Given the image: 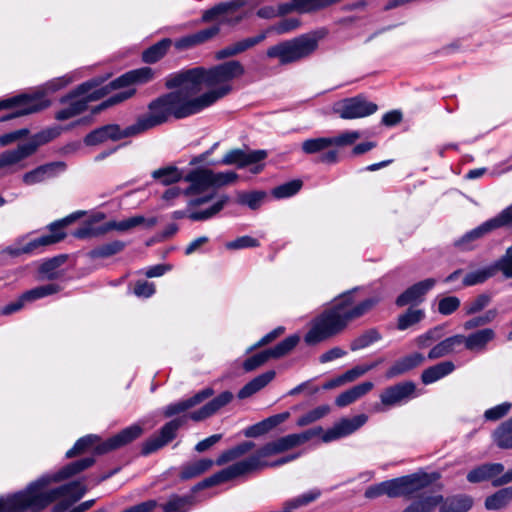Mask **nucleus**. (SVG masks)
<instances>
[{"mask_svg": "<svg viewBox=\"0 0 512 512\" xmlns=\"http://www.w3.org/2000/svg\"><path fill=\"white\" fill-rule=\"evenodd\" d=\"M505 467L502 463H484L470 470L466 476L469 483H481L491 481L492 486L504 474Z\"/></svg>", "mask_w": 512, "mask_h": 512, "instance_id": "22", "label": "nucleus"}, {"mask_svg": "<svg viewBox=\"0 0 512 512\" xmlns=\"http://www.w3.org/2000/svg\"><path fill=\"white\" fill-rule=\"evenodd\" d=\"M440 478L437 472L418 471L405 476L389 479L369 486L364 493L367 499L386 495L389 498L411 499L421 490L429 487Z\"/></svg>", "mask_w": 512, "mask_h": 512, "instance_id": "8", "label": "nucleus"}, {"mask_svg": "<svg viewBox=\"0 0 512 512\" xmlns=\"http://www.w3.org/2000/svg\"><path fill=\"white\" fill-rule=\"evenodd\" d=\"M153 78V71L149 67L131 70L117 79L102 86V79H92L78 85L72 92L62 97L60 102L68 106L60 109L55 118L59 121L73 118L87 109L88 103L101 99L114 89L128 87L132 84H142Z\"/></svg>", "mask_w": 512, "mask_h": 512, "instance_id": "4", "label": "nucleus"}, {"mask_svg": "<svg viewBox=\"0 0 512 512\" xmlns=\"http://www.w3.org/2000/svg\"><path fill=\"white\" fill-rule=\"evenodd\" d=\"M142 433L143 428L138 424H134L102 442L99 436L89 434L78 439L74 446L66 452V457L72 458L90 450L97 455L106 454L131 443L139 438Z\"/></svg>", "mask_w": 512, "mask_h": 512, "instance_id": "9", "label": "nucleus"}, {"mask_svg": "<svg viewBox=\"0 0 512 512\" xmlns=\"http://www.w3.org/2000/svg\"><path fill=\"white\" fill-rule=\"evenodd\" d=\"M52 481L53 475L43 476L31 483L26 490L0 498V512H22L26 509L37 512L60 498H65L62 502L69 503L70 507L85 494L84 485L78 481L45 490Z\"/></svg>", "mask_w": 512, "mask_h": 512, "instance_id": "3", "label": "nucleus"}, {"mask_svg": "<svg viewBox=\"0 0 512 512\" xmlns=\"http://www.w3.org/2000/svg\"><path fill=\"white\" fill-rule=\"evenodd\" d=\"M65 169L66 164L62 161L50 162L25 173L22 179L26 185H35L56 177Z\"/></svg>", "mask_w": 512, "mask_h": 512, "instance_id": "20", "label": "nucleus"}, {"mask_svg": "<svg viewBox=\"0 0 512 512\" xmlns=\"http://www.w3.org/2000/svg\"><path fill=\"white\" fill-rule=\"evenodd\" d=\"M361 137L358 131H345L337 136L329 137L331 146L346 147L353 145Z\"/></svg>", "mask_w": 512, "mask_h": 512, "instance_id": "61", "label": "nucleus"}, {"mask_svg": "<svg viewBox=\"0 0 512 512\" xmlns=\"http://www.w3.org/2000/svg\"><path fill=\"white\" fill-rule=\"evenodd\" d=\"M373 387L374 384L370 381L355 385L352 388L339 394L335 399V404L338 407H346L366 395L373 389Z\"/></svg>", "mask_w": 512, "mask_h": 512, "instance_id": "33", "label": "nucleus"}, {"mask_svg": "<svg viewBox=\"0 0 512 512\" xmlns=\"http://www.w3.org/2000/svg\"><path fill=\"white\" fill-rule=\"evenodd\" d=\"M157 224L156 217L146 218L143 215H135L120 221L121 232L130 231L136 227L152 228Z\"/></svg>", "mask_w": 512, "mask_h": 512, "instance_id": "50", "label": "nucleus"}, {"mask_svg": "<svg viewBox=\"0 0 512 512\" xmlns=\"http://www.w3.org/2000/svg\"><path fill=\"white\" fill-rule=\"evenodd\" d=\"M228 200H229L228 196L223 195L220 197V199H218L215 203H213L209 208L191 212L189 214V218L193 221H204V220L210 219L224 208V206L226 205Z\"/></svg>", "mask_w": 512, "mask_h": 512, "instance_id": "46", "label": "nucleus"}, {"mask_svg": "<svg viewBox=\"0 0 512 512\" xmlns=\"http://www.w3.org/2000/svg\"><path fill=\"white\" fill-rule=\"evenodd\" d=\"M460 307V299L456 296H447L439 300L438 312L442 315H451Z\"/></svg>", "mask_w": 512, "mask_h": 512, "instance_id": "64", "label": "nucleus"}, {"mask_svg": "<svg viewBox=\"0 0 512 512\" xmlns=\"http://www.w3.org/2000/svg\"><path fill=\"white\" fill-rule=\"evenodd\" d=\"M244 73L241 62L230 60L210 68L198 66L172 73L167 76L165 86L168 89L183 86L192 93L202 111L230 94L233 80Z\"/></svg>", "mask_w": 512, "mask_h": 512, "instance_id": "1", "label": "nucleus"}, {"mask_svg": "<svg viewBox=\"0 0 512 512\" xmlns=\"http://www.w3.org/2000/svg\"><path fill=\"white\" fill-rule=\"evenodd\" d=\"M462 351L459 335H453L435 344L428 353V359L435 360Z\"/></svg>", "mask_w": 512, "mask_h": 512, "instance_id": "30", "label": "nucleus"}, {"mask_svg": "<svg viewBox=\"0 0 512 512\" xmlns=\"http://www.w3.org/2000/svg\"><path fill=\"white\" fill-rule=\"evenodd\" d=\"M357 289L342 293L330 309L315 319L304 338L308 345L317 344L340 333L351 321L365 315L379 302V298L372 297L354 305L353 293Z\"/></svg>", "mask_w": 512, "mask_h": 512, "instance_id": "5", "label": "nucleus"}, {"mask_svg": "<svg viewBox=\"0 0 512 512\" xmlns=\"http://www.w3.org/2000/svg\"><path fill=\"white\" fill-rule=\"evenodd\" d=\"M496 229H499V226L493 217L455 240L454 246L460 251H472L480 239Z\"/></svg>", "mask_w": 512, "mask_h": 512, "instance_id": "17", "label": "nucleus"}, {"mask_svg": "<svg viewBox=\"0 0 512 512\" xmlns=\"http://www.w3.org/2000/svg\"><path fill=\"white\" fill-rule=\"evenodd\" d=\"M454 370L455 365L452 361H443L425 369L422 372L421 380L426 385L432 384L451 374Z\"/></svg>", "mask_w": 512, "mask_h": 512, "instance_id": "35", "label": "nucleus"}, {"mask_svg": "<svg viewBox=\"0 0 512 512\" xmlns=\"http://www.w3.org/2000/svg\"><path fill=\"white\" fill-rule=\"evenodd\" d=\"M330 410L331 408L329 405H320L299 417L297 420V425L303 427L316 422L325 417L330 412Z\"/></svg>", "mask_w": 512, "mask_h": 512, "instance_id": "53", "label": "nucleus"}, {"mask_svg": "<svg viewBox=\"0 0 512 512\" xmlns=\"http://www.w3.org/2000/svg\"><path fill=\"white\" fill-rule=\"evenodd\" d=\"M443 336V328L441 326H436L432 329H429L425 333L419 335L414 339L415 345L420 348H427L431 346L433 343L439 341Z\"/></svg>", "mask_w": 512, "mask_h": 512, "instance_id": "52", "label": "nucleus"}, {"mask_svg": "<svg viewBox=\"0 0 512 512\" xmlns=\"http://www.w3.org/2000/svg\"><path fill=\"white\" fill-rule=\"evenodd\" d=\"M61 290L58 284L50 283L42 286L35 287L31 290L26 291L22 295V300L34 301L52 294H55Z\"/></svg>", "mask_w": 512, "mask_h": 512, "instance_id": "51", "label": "nucleus"}, {"mask_svg": "<svg viewBox=\"0 0 512 512\" xmlns=\"http://www.w3.org/2000/svg\"><path fill=\"white\" fill-rule=\"evenodd\" d=\"M435 284L436 280L434 278H427L417 282L397 297L396 305L403 307L408 304H418L422 302L424 296L435 286Z\"/></svg>", "mask_w": 512, "mask_h": 512, "instance_id": "21", "label": "nucleus"}, {"mask_svg": "<svg viewBox=\"0 0 512 512\" xmlns=\"http://www.w3.org/2000/svg\"><path fill=\"white\" fill-rule=\"evenodd\" d=\"M275 375V371L269 370L256 376L240 389L237 395L238 398L246 399L252 396L253 394L257 393L265 386H267L274 379Z\"/></svg>", "mask_w": 512, "mask_h": 512, "instance_id": "34", "label": "nucleus"}, {"mask_svg": "<svg viewBox=\"0 0 512 512\" xmlns=\"http://www.w3.org/2000/svg\"><path fill=\"white\" fill-rule=\"evenodd\" d=\"M496 275V266L492 264L469 271L462 279L461 287H471L483 284Z\"/></svg>", "mask_w": 512, "mask_h": 512, "instance_id": "37", "label": "nucleus"}, {"mask_svg": "<svg viewBox=\"0 0 512 512\" xmlns=\"http://www.w3.org/2000/svg\"><path fill=\"white\" fill-rule=\"evenodd\" d=\"M265 196V192L262 191L241 193L238 196V203L246 205L252 210H256L261 206Z\"/></svg>", "mask_w": 512, "mask_h": 512, "instance_id": "56", "label": "nucleus"}, {"mask_svg": "<svg viewBox=\"0 0 512 512\" xmlns=\"http://www.w3.org/2000/svg\"><path fill=\"white\" fill-rule=\"evenodd\" d=\"M493 265L496 266V273L501 271L505 277L512 278V247H509Z\"/></svg>", "mask_w": 512, "mask_h": 512, "instance_id": "63", "label": "nucleus"}, {"mask_svg": "<svg viewBox=\"0 0 512 512\" xmlns=\"http://www.w3.org/2000/svg\"><path fill=\"white\" fill-rule=\"evenodd\" d=\"M321 490L318 488L311 489L297 497H294L290 500H287L283 504L284 512H293V510L298 509L300 507H304L309 505L310 503L316 501L321 496Z\"/></svg>", "mask_w": 512, "mask_h": 512, "instance_id": "41", "label": "nucleus"}, {"mask_svg": "<svg viewBox=\"0 0 512 512\" xmlns=\"http://www.w3.org/2000/svg\"><path fill=\"white\" fill-rule=\"evenodd\" d=\"M382 336L378 332V330L371 328L363 332L361 335L356 337L351 343H350V349L352 351H357L364 349L371 344L381 340Z\"/></svg>", "mask_w": 512, "mask_h": 512, "instance_id": "48", "label": "nucleus"}, {"mask_svg": "<svg viewBox=\"0 0 512 512\" xmlns=\"http://www.w3.org/2000/svg\"><path fill=\"white\" fill-rule=\"evenodd\" d=\"M35 153L34 145L20 144L16 149L7 150L0 154V169L16 165Z\"/></svg>", "mask_w": 512, "mask_h": 512, "instance_id": "31", "label": "nucleus"}, {"mask_svg": "<svg viewBox=\"0 0 512 512\" xmlns=\"http://www.w3.org/2000/svg\"><path fill=\"white\" fill-rule=\"evenodd\" d=\"M76 75L77 74L75 72H73V73H68L61 77L54 78L45 83V85L43 86L42 93H36L33 96H37V97L41 98L45 103H47L46 107H48L49 101L44 99V95L46 93L56 92L64 87H66L67 85H69L70 83H72L73 81L76 80Z\"/></svg>", "mask_w": 512, "mask_h": 512, "instance_id": "42", "label": "nucleus"}, {"mask_svg": "<svg viewBox=\"0 0 512 512\" xmlns=\"http://www.w3.org/2000/svg\"><path fill=\"white\" fill-rule=\"evenodd\" d=\"M219 31L220 27L215 25L175 40L174 46L179 51L188 50L209 41L215 37Z\"/></svg>", "mask_w": 512, "mask_h": 512, "instance_id": "27", "label": "nucleus"}, {"mask_svg": "<svg viewBox=\"0 0 512 512\" xmlns=\"http://www.w3.org/2000/svg\"><path fill=\"white\" fill-rule=\"evenodd\" d=\"M193 489L194 487L191 489L192 493L188 495L181 496L171 494L164 502L158 503V507H160L163 512H188L196 503V498L193 495L196 491H193ZM200 490L201 489H199V491Z\"/></svg>", "mask_w": 512, "mask_h": 512, "instance_id": "28", "label": "nucleus"}, {"mask_svg": "<svg viewBox=\"0 0 512 512\" xmlns=\"http://www.w3.org/2000/svg\"><path fill=\"white\" fill-rule=\"evenodd\" d=\"M424 356L415 352L397 360L386 372V378L391 379L402 375L424 362Z\"/></svg>", "mask_w": 512, "mask_h": 512, "instance_id": "29", "label": "nucleus"}, {"mask_svg": "<svg viewBox=\"0 0 512 512\" xmlns=\"http://www.w3.org/2000/svg\"><path fill=\"white\" fill-rule=\"evenodd\" d=\"M237 174L231 171L213 172L207 168H196L184 176V181L190 185L184 190L185 195L203 193L210 188H217L232 183Z\"/></svg>", "mask_w": 512, "mask_h": 512, "instance_id": "13", "label": "nucleus"}, {"mask_svg": "<svg viewBox=\"0 0 512 512\" xmlns=\"http://www.w3.org/2000/svg\"><path fill=\"white\" fill-rule=\"evenodd\" d=\"M172 41L171 39H162L161 41L157 42L156 44L152 45L148 49H146L142 54V59L145 63H155L159 59H161L166 52L168 51L169 47L171 46Z\"/></svg>", "mask_w": 512, "mask_h": 512, "instance_id": "45", "label": "nucleus"}, {"mask_svg": "<svg viewBox=\"0 0 512 512\" xmlns=\"http://www.w3.org/2000/svg\"><path fill=\"white\" fill-rule=\"evenodd\" d=\"M125 246L126 245L123 241L114 240L112 242L104 243L102 245H99V246L91 249L87 253V256L93 260L109 258V257L114 256V255L120 253L121 251H123Z\"/></svg>", "mask_w": 512, "mask_h": 512, "instance_id": "40", "label": "nucleus"}, {"mask_svg": "<svg viewBox=\"0 0 512 512\" xmlns=\"http://www.w3.org/2000/svg\"><path fill=\"white\" fill-rule=\"evenodd\" d=\"M367 419L365 414L356 415L352 418H343L323 434L322 440L327 443L346 437L362 427L367 422Z\"/></svg>", "mask_w": 512, "mask_h": 512, "instance_id": "18", "label": "nucleus"}, {"mask_svg": "<svg viewBox=\"0 0 512 512\" xmlns=\"http://www.w3.org/2000/svg\"><path fill=\"white\" fill-rule=\"evenodd\" d=\"M329 147H331V141L329 137L310 138L305 140L301 146L302 151L308 155L323 152L319 156V162L333 164L338 161V151L331 149L324 152Z\"/></svg>", "mask_w": 512, "mask_h": 512, "instance_id": "19", "label": "nucleus"}, {"mask_svg": "<svg viewBox=\"0 0 512 512\" xmlns=\"http://www.w3.org/2000/svg\"><path fill=\"white\" fill-rule=\"evenodd\" d=\"M494 442L502 449H512V418L503 422L493 434Z\"/></svg>", "mask_w": 512, "mask_h": 512, "instance_id": "44", "label": "nucleus"}, {"mask_svg": "<svg viewBox=\"0 0 512 512\" xmlns=\"http://www.w3.org/2000/svg\"><path fill=\"white\" fill-rule=\"evenodd\" d=\"M497 314L498 313L496 309H490L481 316L469 319L463 324V327L465 330H472L477 327L489 324L497 317Z\"/></svg>", "mask_w": 512, "mask_h": 512, "instance_id": "60", "label": "nucleus"}, {"mask_svg": "<svg viewBox=\"0 0 512 512\" xmlns=\"http://www.w3.org/2000/svg\"><path fill=\"white\" fill-rule=\"evenodd\" d=\"M300 337L298 335H291L278 343L273 348L267 349L270 358H280L292 351L299 343Z\"/></svg>", "mask_w": 512, "mask_h": 512, "instance_id": "49", "label": "nucleus"}, {"mask_svg": "<svg viewBox=\"0 0 512 512\" xmlns=\"http://www.w3.org/2000/svg\"><path fill=\"white\" fill-rule=\"evenodd\" d=\"M512 501V486L497 490L485 499V508L487 510H500L509 505Z\"/></svg>", "mask_w": 512, "mask_h": 512, "instance_id": "39", "label": "nucleus"}, {"mask_svg": "<svg viewBox=\"0 0 512 512\" xmlns=\"http://www.w3.org/2000/svg\"><path fill=\"white\" fill-rule=\"evenodd\" d=\"M473 499L464 494L449 496L439 503V512H467L472 508Z\"/></svg>", "mask_w": 512, "mask_h": 512, "instance_id": "32", "label": "nucleus"}, {"mask_svg": "<svg viewBox=\"0 0 512 512\" xmlns=\"http://www.w3.org/2000/svg\"><path fill=\"white\" fill-rule=\"evenodd\" d=\"M327 34L324 29L303 34L291 40L271 46L267 50L269 58H277L281 64L297 62L309 57L318 48V43Z\"/></svg>", "mask_w": 512, "mask_h": 512, "instance_id": "10", "label": "nucleus"}, {"mask_svg": "<svg viewBox=\"0 0 512 512\" xmlns=\"http://www.w3.org/2000/svg\"><path fill=\"white\" fill-rule=\"evenodd\" d=\"M416 385L411 382H402L386 388L380 395L381 402L386 406H393L413 397Z\"/></svg>", "mask_w": 512, "mask_h": 512, "instance_id": "25", "label": "nucleus"}, {"mask_svg": "<svg viewBox=\"0 0 512 512\" xmlns=\"http://www.w3.org/2000/svg\"><path fill=\"white\" fill-rule=\"evenodd\" d=\"M184 176L176 166H167L152 172V177L163 185L177 183L181 179L184 180Z\"/></svg>", "mask_w": 512, "mask_h": 512, "instance_id": "43", "label": "nucleus"}, {"mask_svg": "<svg viewBox=\"0 0 512 512\" xmlns=\"http://www.w3.org/2000/svg\"><path fill=\"white\" fill-rule=\"evenodd\" d=\"M60 134L59 128H48L46 130H43L36 135H34L29 141L26 142L27 145H34L35 151L38 149L39 146L53 140Z\"/></svg>", "mask_w": 512, "mask_h": 512, "instance_id": "59", "label": "nucleus"}, {"mask_svg": "<svg viewBox=\"0 0 512 512\" xmlns=\"http://www.w3.org/2000/svg\"><path fill=\"white\" fill-rule=\"evenodd\" d=\"M95 460L93 457H85L80 460L74 461L65 467H63L60 471L53 475L54 482L69 478L73 475H76L83 470L89 468L94 464Z\"/></svg>", "mask_w": 512, "mask_h": 512, "instance_id": "38", "label": "nucleus"}, {"mask_svg": "<svg viewBox=\"0 0 512 512\" xmlns=\"http://www.w3.org/2000/svg\"><path fill=\"white\" fill-rule=\"evenodd\" d=\"M266 36L267 33L262 32L257 36L245 38L243 40L232 43L231 45L233 47L235 54L238 55L262 42L266 38Z\"/></svg>", "mask_w": 512, "mask_h": 512, "instance_id": "62", "label": "nucleus"}, {"mask_svg": "<svg viewBox=\"0 0 512 512\" xmlns=\"http://www.w3.org/2000/svg\"><path fill=\"white\" fill-rule=\"evenodd\" d=\"M301 187V180H292L275 187L272 190V195L277 199L288 198L297 194Z\"/></svg>", "mask_w": 512, "mask_h": 512, "instance_id": "55", "label": "nucleus"}, {"mask_svg": "<svg viewBox=\"0 0 512 512\" xmlns=\"http://www.w3.org/2000/svg\"><path fill=\"white\" fill-rule=\"evenodd\" d=\"M491 301V296L482 293L476 296L471 301L467 302L464 306L465 313L467 315H473L482 311Z\"/></svg>", "mask_w": 512, "mask_h": 512, "instance_id": "58", "label": "nucleus"}, {"mask_svg": "<svg viewBox=\"0 0 512 512\" xmlns=\"http://www.w3.org/2000/svg\"><path fill=\"white\" fill-rule=\"evenodd\" d=\"M233 399V394L229 391H224L199 410L194 411L190 414H184L171 421L167 422L159 431L158 434H154L141 446V454L148 456L159 449L166 446L177 436L178 430L187 422L188 419L193 421H202L213 414H215L222 407L227 405Z\"/></svg>", "mask_w": 512, "mask_h": 512, "instance_id": "7", "label": "nucleus"}, {"mask_svg": "<svg viewBox=\"0 0 512 512\" xmlns=\"http://www.w3.org/2000/svg\"><path fill=\"white\" fill-rule=\"evenodd\" d=\"M425 316V313L421 309H408L404 314L398 318L397 328L399 330H405L410 326L420 322Z\"/></svg>", "mask_w": 512, "mask_h": 512, "instance_id": "54", "label": "nucleus"}, {"mask_svg": "<svg viewBox=\"0 0 512 512\" xmlns=\"http://www.w3.org/2000/svg\"><path fill=\"white\" fill-rule=\"evenodd\" d=\"M72 217H66L62 220L55 221L49 225L51 234L43 235L39 238L33 239L26 244H23L26 236L19 237L14 244L6 247L3 253L11 257H19L23 254L33 255L41 253L45 247L58 243L66 236L64 227L72 221Z\"/></svg>", "mask_w": 512, "mask_h": 512, "instance_id": "11", "label": "nucleus"}, {"mask_svg": "<svg viewBox=\"0 0 512 512\" xmlns=\"http://www.w3.org/2000/svg\"><path fill=\"white\" fill-rule=\"evenodd\" d=\"M267 152L265 150H255L246 152L242 149H232L228 151L221 160L224 165H237L239 168L250 164H257L265 159Z\"/></svg>", "mask_w": 512, "mask_h": 512, "instance_id": "24", "label": "nucleus"}, {"mask_svg": "<svg viewBox=\"0 0 512 512\" xmlns=\"http://www.w3.org/2000/svg\"><path fill=\"white\" fill-rule=\"evenodd\" d=\"M320 432L321 428L309 429L301 433L289 434L267 442L248 457L198 482L193 491L210 488L251 473L262 471L269 467H277L294 461L300 456L299 453L284 456L273 462H270L268 458L298 447L317 436Z\"/></svg>", "mask_w": 512, "mask_h": 512, "instance_id": "2", "label": "nucleus"}, {"mask_svg": "<svg viewBox=\"0 0 512 512\" xmlns=\"http://www.w3.org/2000/svg\"><path fill=\"white\" fill-rule=\"evenodd\" d=\"M378 106L363 96L344 99L335 105V112L342 119L363 118L374 114Z\"/></svg>", "mask_w": 512, "mask_h": 512, "instance_id": "15", "label": "nucleus"}, {"mask_svg": "<svg viewBox=\"0 0 512 512\" xmlns=\"http://www.w3.org/2000/svg\"><path fill=\"white\" fill-rule=\"evenodd\" d=\"M65 256H57L46 260L39 267V274L42 279L54 280L60 276L58 268L65 262Z\"/></svg>", "mask_w": 512, "mask_h": 512, "instance_id": "47", "label": "nucleus"}, {"mask_svg": "<svg viewBox=\"0 0 512 512\" xmlns=\"http://www.w3.org/2000/svg\"><path fill=\"white\" fill-rule=\"evenodd\" d=\"M441 500L440 494L421 496L406 506L402 512H436Z\"/></svg>", "mask_w": 512, "mask_h": 512, "instance_id": "36", "label": "nucleus"}, {"mask_svg": "<svg viewBox=\"0 0 512 512\" xmlns=\"http://www.w3.org/2000/svg\"><path fill=\"white\" fill-rule=\"evenodd\" d=\"M461 348L471 352H483L489 342L495 339V331L491 328L477 330L467 336L458 334Z\"/></svg>", "mask_w": 512, "mask_h": 512, "instance_id": "23", "label": "nucleus"}, {"mask_svg": "<svg viewBox=\"0 0 512 512\" xmlns=\"http://www.w3.org/2000/svg\"><path fill=\"white\" fill-rule=\"evenodd\" d=\"M46 106L47 103H45L41 98L37 96H28L26 94L0 100V110L16 108L14 112L2 117L1 120L7 121L13 118L35 113L46 108Z\"/></svg>", "mask_w": 512, "mask_h": 512, "instance_id": "14", "label": "nucleus"}, {"mask_svg": "<svg viewBox=\"0 0 512 512\" xmlns=\"http://www.w3.org/2000/svg\"><path fill=\"white\" fill-rule=\"evenodd\" d=\"M380 363H382V359H379L370 364L357 365V366L347 370L346 372L343 373L346 383L355 381L359 377L365 375L367 372H369L370 370L377 367Z\"/></svg>", "mask_w": 512, "mask_h": 512, "instance_id": "57", "label": "nucleus"}, {"mask_svg": "<svg viewBox=\"0 0 512 512\" xmlns=\"http://www.w3.org/2000/svg\"><path fill=\"white\" fill-rule=\"evenodd\" d=\"M213 393H214L213 389L205 388L188 399L181 400L176 403H171V404L167 405L163 409V415L166 418H170L174 415L181 414V413L187 411L188 409L202 403L204 400L211 397L213 395Z\"/></svg>", "mask_w": 512, "mask_h": 512, "instance_id": "26", "label": "nucleus"}, {"mask_svg": "<svg viewBox=\"0 0 512 512\" xmlns=\"http://www.w3.org/2000/svg\"><path fill=\"white\" fill-rule=\"evenodd\" d=\"M256 447L253 441H243L225 451H223L216 461L211 459H199L192 463L184 465L180 472L182 480H188L200 476L209 470L214 464L218 466L240 459Z\"/></svg>", "mask_w": 512, "mask_h": 512, "instance_id": "12", "label": "nucleus"}, {"mask_svg": "<svg viewBox=\"0 0 512 512\" xmlns=\"http://www.w3.org/2000/svg\"><path fill=\"white\" fill-rule=\"evenodd\" d=\"M137 134L138 131L135 127V124L130 125L125 129H121L117 124H108L99 127L87 134L84 138V143L87 146H95L108 140L117 141Z\"/></svg>", "mask_w": 512, "mask_h": 512, "instance_id": "16", "label": "nucleus"}, {"mask_svg": "<svg viewBox=\"0 0 512 512\" xmlns=\"http://www.w3.org/2000/svg\"><path fill=\"white\" fill-rule=\"evenodd\" d=\"M175 91L166 93L151 101L148 105V113L138 118L135 127L138 134L159 126L170 117L183 119L201 112L192 93L177 86Z\"/></svg>", "mask_w": 512, "mask_h": 512, "instance_id": "6", "label": "nucleus"}]
</instances>
